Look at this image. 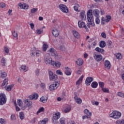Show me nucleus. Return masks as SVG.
I'll return each mask as SVG.
<instances>
[{"instance_id":"c85d7f7f","label":"nucleus","mask_w":124,"mask_h":124,"mask_svg":"<svg viewBox=\"0 0 124 124\" xmlns=\"http://www.w3.org/2000/svg\"><path fill=\"white\" fill-rule=\"evenodd\" d=\"M84 113L85 115H87V116H90V117H92V112H90V110H89L88 109H85L84 110Z\"/></svg>"},{"instance_id":"20e7f679","label":"nucleus","mask_w":124,"mask_h":124,"mask_svg":"<svg viewBox=\"0 0 124 124\" xmlns=\"http://www.w3.org/2000/svg\"><path fill=\"white\" fill-rule=\"evenodd\" d=\"M6 97H5V94L0 93V105H3L6 103Z\"/></svg>"},{"instance_id":"58836bf2","label":"nucleus","mask_w":124,"mask_h":124,"mask_svg":"<svg viewBox=\"0 0 124 124\" xmlns=\"http://www.w3.org/2000/svg\"><path fill=\"white\" fill-rule=\"evenodd\" d=\"M19 118L20 120H24L25 119V114L23 112L19 113Z\"/></svg>"},{"instance_id":"f03ea898","label":"nucleus","mask_w":124,"mask_h":124,"mask_svg":"<svg viewBox=\"0 0 124 124\" xmlns=\"http://www.w3.org/2000/svg\"><path fill=\"white\" fill-rule=\"evenodd\" d=\"M109 117L117 120V119H120V117H122V113L118 111L115 110L109 114Z\"/></svg>"},{"instance_id":"603ef678","label":"nucleus","mask_w":124,"mask_h":124,"mask_svg":"<svg viewBox=\"0 0 124 124\" xmlns=\"http://www.w3.org/2000/svg\"><path fill=\"white\" fill-rule=\"evenodd\" d=\"M37 10H38V9L37 8H32L31 9V13L32 14L35 13V12H36Z\"/></svg>"},{"instance_id":"473e14b6","label":"nucleus","mask_w":124,"mask_h":124,"mask_svg":"<svg viewBox=\"0 0 124 124\" xmlns=\"http://www.w3.org/2000/svg\"><path fill=\"white\" fill-rule=\"evenodd\" d=\"M8 84V78H5L3 81V83L2 84V87H4L6 85Z\"/></svg>"},{"instance_id":"6e6552de","label":"nucleus","mask_w":124,"mask_h":124,"mask_svg":"<svg viewBox=\"0 0 124 124\" xmlns=\"http://www.w3.org/2000/svg\"><path fill=\"white\" fill-rule=\"evenodd\" d=\"M78 27L81 28H84L86 29V31H89V29L87 28V26H86V23L82 21H79L78 22Z\"/></svg>"},{"instance_id":"f704fd0d","label":"nucleus","mask_w":124,"mask_h":124,"mask_svg":"<svg viewBox=\"0 0 124 124\" xmlns=\"http://www.w3.org/2000/svg\"><path fill=\"white\" fill-rule=\"evenodd\" d=\"M70 110H71V108L69 106H67L66 108L64 109V113H68V112H70Z\"/></svg>"},{"instance_id":"c9c22d12","label":"nucleus","mask_w":124,"mask_h":124,"mask_svg":"<svg viewBox=\"0 0 124 124\" xmlns=\"http://www.w3.org/2000/svg\"><path fill=\"white\" fill-rule=\"evenodd\" d=\"M106 18L107 19H105V22H106L107 23H108V22H109V21H110L112 19V17L110 16H107Z\"/></svg>"},{"instance_id":"aec40b11","label":"nucleus","mask_w":124,"mask_h":124,"mask_svg":"<svg viewBox=\"0 0 124 124\" xmlns=\"http://www.w3.org/2000/svg\"><path fill=\"white\" fill-rule=\"evenodd\" d=\"M83 62H84V61L82 59H78L76 61V63L78 64V65H79V66L82 65Z\"/></svg>"},{"instance_id":"b1692460","label":"nucleus","mask_w":124,"mask_h":124,"mask_svg":"<svg viewBox=\"0 0 124 124\" xmlns=\"http://www.w3.org/2000/svg\"><path fill=\"white\" fill-rule=\"evenodd\" d=\"M93 13V15H94L96 17H100V16H99V11L98 10H94Z\"/></svg>"},{"instance_id":"2eb2a0df","label":"nucleus","mask_w":124,"mask_h":124,"mask_svg":"<svg viewBox=\"0 0 124 124\" xmlns=\"http://www.w3.org/2000/svg\"><path fill=\"white\" fill-rule=\"evenodd\" d=\"M65 73L66 75H67L68 76L71 75V69L68 67H65Z\"/></svg>"},{"instance_id":"72a5a7b5","label":"nucleus","mask_w":124,"mask_h":124,"mask_svg":"<svg viewBox=\"0 0 124 124\" xmlns=\"http://www.w3.org/2000/svg\"><path fill=\"white\" fill-rule=\"evenodd\" d=\"M48 45L46 44H44L43 46V51H44V52H46V51H47V49L48 48Z\"/></svg>"},{"instance_id":"4468645a","label":"nucleus","mask_w":124,"mask_h":124,"mask_svg":"<svg viewBox=\"0 0 124 124\" xmlns=\"http://www.w3.org/2000/svg\"><path fill=\"white\" fill-rule=\"evenodd\" d=\"M93 57L96 62H100L102 60V56L101 55L95 54Z\"/></svg>"},{"instance_id":"412c9836","label":"nucleus","mask_w":124,"mask_h":124,"mask_svg":"<svg viewBox=\"0 0 124 124\" xmlns=\"http://www.w3.org/2000/svg\"><path fill=\"white\" fill-rule=\"evenodd\" d=\"M61 117V113L60 112H58L57 113H55L53 115V119L54 120H59V119Z\"/></svg>"},{"instance_id":"39448f33","label":"nucleus","mask_w":124,"mask_h":124,"mask_svg":"<svg viewBox=\"0 0 124 124\" xmlns=\"http://www.w3.org/2000/svg\"><path fill=\"white\" fill-rule=\"evenodd\" d=\"M45 63L46 64H50V65H52V62L53 61H52V59L50 58V56H49L48 55H46L45 56L44 59Z\"/></svg>"},{"instance_id":"774afa93","label":"nucleus","mask_w":124,"mask_h":124,"mask_svg":"<svg viewBox=\"0 0 124 124\" xmlns=\"http://www.w3.org/2000/svg\"><path fill=\"white\" fill-rule=\"evenodd\" d=\"M40 86L41 88H42L43 89H44V88H45L46 87L45 83H41Z\"/></svg>"},{"instance_id":"423d86ee","label":"nucleus","mask_w":124,"mask_h":124,"mask_svg":"<svg viewBox=\"0 0 124 124\" xmlns=\"http://www.w3.org/2000/svg\"><path fill=\"white\" fill-rule=\"evenodd\" d=\"M49 77L50 81H55L58 79V76L54 74V73L51 71L49 72Z\"/></svg>"},{"instance_id":"8fccbe9b","label":"nucleus","mask_w":124,"mask_h":124,"mask_svg":"<svg viewBox=\"0 0 124 124\" xmlns=\"http://www.w3.org/2000/svg\"><path fill=\"white\" fill-rule=\"evenodd\" d=\"M4 50L5 53H6L7 54H8V53H9V49H8V47H7V46H4Z\"/></svg>"},{"instance_id":"3c124183","label":"nucleus","mask_w":124,"mask_h":124,"mask_svg":"<svg viewBox=\"0 0 124 124\" xmlns=\"http://www.w3.org/2000/svg\"><path fill=\"white\" fill-rule=\"evenodd\" d=\"M102 91H103L104 93H109V89H108V88H103V89H102Z\"/></svg>"},{"instance_id":"1a4fd4ad","label":"nucleus","mask_w":124,"mask_h":124,"mask_svg":"<svg viewBox=\"0 0 124 124\" xmlns=\"http://www.w3.org/2000/svg\"><path fill=\"white\" fill-rule=\"evenodd\" d=\"M49 52H50L51 56H53L55 58H57L58 57V53L56 50L54 48H51L49 49Z\"/></svg>"},{"instance_id":"bb28decb","label":"nucleus","mask_w":124,"mask_h":124,"mask_svg":"<svg viewBox=\"0 0 124 124\" xmlns=\"http://www.w3.org/2000/svg\"><path fill=\"white\" fill-rule=\"evenodd\" d=\"M84 78V76L82 75L78 80L76 82L77 85H80L82 83V81H83V78Z\"/></svg>"},{"instance_id":"37998d69","label":"nucleus","mask_w":124,"mask_h":124,"mask_svg":"<svg viewBox=\"0 0 124 124\" xmlns=\"http://www.w3.org/2000/svg\"><path fill=\"white\" fill-rule=\"evenodd\" d=\"M41 112H44V108L42 107L39 109L38 111L37 112V114H39V113H41Z\"/></svg>"},{"instance_id":"052dcab7","label":"nucleus","mask_w":124,"mask_h":124,"mask_svg":"<svg viewBox=\"0 0 124 124\" xmlns=\"http://www.w3.org/2000/svg\"><path fill=\"white\" fill-rule=\"evenodd\" d=\"M6 122L4 121V119L1 118L0 119V124H4Z\"/></svg>"},{"instance_id":"69168bd1","label":"nucleus","mask_w":124,"mask_h":124,"mask_svg":"<svg viewBox=\"0 0 124 124\" xmlns=\"http://www.w3.org/2000/svg\"><path fill=\"white\" fill-rule=\"evenodd\" d=\"M30 25L31 30H33V28H34V24L33 23H30Z\"/></svg>"},{"instance_id":"9b49d317","label":"nucleus","mask_w":124,"mask_h":124,"mask_svg":"<svg viewBox=\"0 0 124 124\" xmlns=\"http://www.w3.org/2000/svg\"><path fill=\"white\" fill-rule=\"evenodd\" d=\"M29 98L31 100H33V99L36 100V99L38 98V93H34V94H33V95H30L29 96Z\"/></svg>"},{"instance_id":"864d4df0","label":"nucleus","mask_w":124,"mask_h":124,"mask_svg":"<svg viewBox=\"0 0 124 124\" xmlns=\"http://www.w3.org/2000/svg\"><path fill=\"white\" fill-rule=\"evenodd\" d=\"M13 35L14 37H16L17 39H18V33L15 32V31H14L13 33Z\"/></svg>"},{"instance_id":"dca6fc26","label":"nucleus","mask_w":124,"mask_h":124,"mask_svg":"<svg viewBox=\"0 0 124 124\" xmlns=\"http://www.w3.org/2000/svg\"><path fill=\"white\" fill-rule=\"evenodd\" d=\"M85 12L84 11H82L80 13V17L81 20H86V14H85Z\"/></svg>"},{"instance_id":"09e8293b","label":"nucleus","mask_w":124,"mask_h":124,"mask_svg":"<svg viewBox=\"0 0 124 124\" xmlns=\"http://www.w3.org/2000/svg\"><path fill=\"white\" fill-rule=\"evenodd\" d=\"M124 93H123L118 92V93H117V95H118V96H120V97H123V98H124Z\"/></svg>"},{"instance_id":"0eeeda50","label":"nucleus","mask_w":124,"mask_h":124,"mask_svg":"<svg viewBox=\"0 0 124 124\" xmlns=\"http://www.w3.org/2000/svg\"><path fill=\"white\" fill-rule=\"evenodd\" d=\"M59 8L60 10H61V11L64 13H67V12H68V8L64 4H60L59 5Z\"/></svg>"},{"instance_id":"e433bc0d","label":"nucleus","mask_w":124,"mask_h":124,"mask_svg":"<svg viewBox=\"0 0 124 124\" xmlns=\"http://www.w3.org/2000/svg\"><path fill=\"white\" fill-rule=\"evenodd\" d=\"M1 75V78H2L3 79H4V78H5V77H6V76H7V74L5 72H1L0 73Z\"/></svg>"},{"instance_id":"6e6d98bb","label":"nucleus","mask_w":124,"mask_h":124,"mask_svg":"<svg viewBox=\"0 0 124 124\" xmlns=\"http://www.w3.org/2000/svg\"><path fill=\"white\" fill-rule=\"evenodd\" d=\"M56 74L58 75H63L62 72L60 70H58L56 71Z\"/></svg>"},{"instance_id":"a18cd8bd","label":"nucleus","mask_w":124,"mask_h":124,"mask_svg":"<svg viewBox=\"0 0 124 124\" xmlns=\"http://www.w3.org/2000/svg\"><path fill=\"white\" fill-rule=\"evenodd\" d=\"M65 119L63 118H62L60 119V124H65Z\"/></svg>"},{"instance_id":"4be33fe9","label":"nucleus","mask_w":124,"mask_h":124,"mask_svg":"<svg viewBox=\"0 0 124 124\" xmlns=\"http://www.w3.org/2000/svg\"><path fill=\"white\" fill-rule=\"evenodd\" d=\"M98 86V83L96 81H93L91 84V87L93 89H96Z\"/></svg>"},{"instance_id":"c756f323","label":"nucleus","mask_w":124,"mask_h":124,"mask_svg":"<svg viewBox=\"0 0 124 124\" xmlns=\"http://www.w3.org/2000/svg\"><path fill=\"white\" fill-rule=\"evenodd\" d=\"M12 88H13V85H10L5 87V90H6V91H7L8 92H10Z\"/></svg>"},{"instance_id":"cd10ccee","label":"nucleus","mask_w":124,"mask_h":124,"mask_svg":"<svg viewBox=\"0 0 124 124\" xmlns=\"http://www.w3.org/2000/svg\"><path fill=\"white\" fill-rule=\"evenodd\" d=\"M95 51H96L97 52H98L99 53H102V54H103L104 53V49H101L99 48V47H97L95 48Z\"/></svg>"},{"instance_id":"f257e3e1","label":"nucleus","mask_w":124,"mask_h":124,"mask_svg":"<svg viewBox=\"0 0 124 124\" xmlns=\"http://www.w3.org/2000/svg\"><path fill=\"white\" fill-rule=\"evenodd\" d=\"M87 20L89 24L92 27H94V22H93V10H89L87 13Z\"/></svg>"},{"instance_id":"680f3d73","label":"nucleus","mask_w":124,"mask_h":124,"mask_svg":"<svg viewBox=\"0 0 124 124\" xmlns=\"http://www.w3.org/2000/svg\"><path fill=\"white\" fill-rule=\"evenodd\" d=\"M40 54H41V51H40L39 50L36 51V56L37 57H39L40 56Z\"/></svg>"},{"instance_id":"a878e982","label":"nucleus","mask_w":124,"mask_h":124,"mask_svg":"<svg viewBox=\"0 0 124 124\" xmlns=\"http://www.w3.org/2000/svg\"><path fill=\"white\" fill-rule=\"evenodd\" d=\"M106 45H107L106 42L104 41H101L99 44V46H100V48H104V47H105V46H106Z\"/></svg>"},{"instance_id":"ddd939ff","label":"nucleus","mask_w":124,"mask_h":124,"mask_svg":"<svg viewBox=\"0 0 124 124\" xmlns=\"http://www.w3.org/2000/svg\"><path fill=\"white\" fill-rule=\"evenodd\" d=\"M18 6L22 9H28L29 8V5L26 3L22 4V3H19Z\"/></svg>"},{"instance_id":"338daca9","label":"nucleus","mask_w":124,"mask_h":124,"mask_svg":"<svg viewBox=\"0 0 124 124\" xmlns=\"http://www.w3.org/2000/svg\"><path fill=\"white\" fill-rule=\"evenodd\" d=\"M11 119L12 120H16V117L14 115H12L11 116Z\"/></svg>"},{"instance_id":"13d9d810","label":"nucleus","mask_w":124,"mask_h":124,"mask_svg":"<svg viewBox=\"0 0 124 124\" xmlns=\"http://www.w3.org/2000/svg\"><path fill=\"white\" fill-rule=\"evenodd\" d=\"M60 50L61 51H65V47L63 46H60Z\"/></svg>"},{"instance_id":"de8ad7c7","label":"nucleus","mask_w":124,"mask_h":124,"mask_svg":"<svg viewBox=\"0 0 124 124\" xmlns=\"http://www.w3.org/2000/svg\"><path fill=\"white\" fill-rule=\"evenodd\" d=\"M100 23V20H99V17H96L95 19V23L97 25H98V24H99Z\"/></svg>"},{"instance_id":"4d7b16f0","label":"nucleus","mask_w":124,"mask_h":124,"mask_svg":"<svg viewBox=\"0 0 124 124\" xmlns=\"http://www.w3.org/2000/svg\"><path fill=\"white\" fill-rule=\"evenodd\" d=\"M21 104H22V100H21V99L18 100H17V105H18V106L21 107V106H22Z\"/></svg>"},{"instance_id":"a19ab883","label":"nucleus","mask_w":124,"mask_h":124,"mask_svg":"<svg viewBox=\"0 0 124 124\" xmlns=\"http://www.w3.org/2000/svg\"><path fill=\"white\" fill-rule=\"evenodd\" d=\"M1 62H2L3 66H4L5 65V64L6 63V60L5 58H2L1 60Z\"/></svg>"},{"instance_id":"e2e57ef3","label":"nucleus","mask_w":124,"mask_h":124,"mask_svg":"<svg viewBox=\"0 0 124 124\" xmlns=\"http://www.w3.org/2000/svg\"><path fill=\"white\" fill-rule=\"evenodd\" d=\"M101 35L103 38H106V34L105 33L102 32Z\"/></svg>"},{"instance_id":"5701e85b","label":"nucleus","mask_w":124,"mask_h":124,"mask_svg":"<svg viewBox=\"0 0 124 124\" xmlns=\"http://www.w3.org/2000/svg\"><path fill=\"white\" fill-rule=\"evenodd\" d=\"M52 34L55 37L59 36V31H58L57 29L53 30L52 31Z\"/></svg>"},{"instance_id":"393cba45","label":"nucleus","mask_w":124,"mask_h":124,"mask_svg":"<svg viewBox=\"0 0 124 124\" xmlns=\"http://www.w3.org/2000/svg\"><path fill=\"white\" fill-rule=\"evenodd\" d=\"M73 34L76 38H78L80 36L79 33L76 30H73Z\"/></svg>"},{"instance_id":"a211bd4d","label":"nucleus","mask_w":124,"mask_h":124,"mask_svg":"<svg viewBox=\"0 0 124 124\" xmlns=\"http://www.w3.org/2000/svg\"><path fill=\"white\" fill-rule=\"evenodd\" d=\"M74 99H75L76 102H77L78 103V104H81V103H82V99H81V98L77 97V95H76L74 97Z\"/></svg>"},{"instance_id":"7ed1b4c3","label":"nucleus","mask_w":124,"mask_h":124,"mask_svg":"<svg viewBox=\"0 0 124 124\" xmlns=\"http://www.w3.org/2000/svg\"><path fill=\"white\" fill-rule=\"evenodd\" d=\"M60 85H61V81L59 80L54 81L53 84H51L49 86L50 91H54V90H57L58 87H60Z\"/></svg>"},{"instance_id":"f3484780","label":"nucleus","mask_w":124,"mask_h":124,"mask_svg":"<svg viewBox=\"0 0 124 124\" xmlns=\"http://www.w3.org/2000/svg\"><path fill=\"white\" fill-rule=\"evenodd\" d=\"M61 62H55V61H53L52 62H51V65H53V66H54V65H55V66H56V67H60L61 65Z\"/></svg>"},{"instance_id":"6ab92c4d","label":"nucleus","mask_w":124,"mask_h":124,"mask_svg":"<svg viewBox=\"0 0 124 124\" xmlns=\"http://www.w3.org/2000/svg\"><path fill=\"white\" fill-rule=\"evenodd\" d=\"M47 100H48V98L46 97V96H42L40 99V101L41 102H43V103H46V102H47Z\"/></svg>"},{"instance_id":"c03bdc74","label":"nucleus","mask_w":124,"mask_h":124,"mask_svg":"<svg viewBox=\"0 0 124 124\" xmlns=\"http://www.w3.org/2000/svg\"><path fill=\"white\" fill-rule=\"evenodd\" d=\"M116 124H124V119L123 120H117L116 121Z\"/></svg>"},{"instance_id":"ea45409f","label":"nucleus","mask_w":124,"mask_h":124,"mask_svg":"<svg viewBox=\"0 0 124 124\" xmlns=\"http://www.w3.org/2000/svg\"><path fill=\"white\" fill-rule=\"evenodd\" d=\"M80 7V6H79V4H75V6H74V9L75 11H78V8Z\"/></svg>"},{"instance_id":"2f4dec72","label":"nucleus","mask_w":124,"mask_h":124,"mask_svg":"<svg viewBox=\"0 0 124 124\" xmlns=\"http://www.w3.org/2000/svg\"><path fill=\"white\" fill-rule=\"evenodd\" d=\"M48 122L47 118H45L42 121H39L38 124H46V123Z\"/></svg>"},{"instance_id":"f8f14e48","label":"nucleus","mask_w":124,"mask_h":124,"mask_svg":"<svg viewBox=\"0 0 124 124\" xmlns=\"http://www.w3.org/2000/svg\"><path fill=\"white\" fill-rule=\"evenodd\" d=\"M104 65L105 68L107 69H110L111 68V63L108 60H106L104 62Z\"/></svg>"},{"instance_id":"7c9ffc66","label":"nucleus","mask_w":124,"mask_h":124,"mask_svg":"<svg viewBox=\"0 0 124 124\" xmlns=\"http://www.w3.org/2000/svg\"><path fill=\"white\" fill-rule=\"evenodd\" d=\"M25 105L28 107H30L32 104V102L31 101H29V100H28V99L25 100Z\"/></svg>"},{"instance_id":"5fc2aeb1","label":"nucleus","mask_w":124,"mask_h":124,"mask_svg":"<svg viewBox=\"0 0 124 124\" xmlns=\"http://www.w3.org/2000/svg\"><path fill=\"white\" fill-rule=\"evenodd\" d=\"M99 85L102 89H103L104 87V83L102 82H99Z\"/></svg>"},{"instance_id":"4c0bfd02","label":"nucleus","mask_w":124,"mask_h":124,"mask_svg":"<svg viewBox=\"0 0 124 124\" xmlns=\"http://www.w3.org/2000/svg\"><path fill=\"white\" fill-rule=\"evenodd\" d=\"M107 43H108V48H112V43H113L112 42V41H111V40H108L107 41Z\"/></svg>"},{"instance_id":"9d476101","label":"nucleus","mask_w":124,"mask_h":124,"mask_svg":"<svg viewBox=\"0 0 124 124\" xmlns=\"http://www.w3.org/2000/svg\"><path fill=\"white\" fill-rule=\"evenodd\" d=\"M93 80V78L92 77L87 78L85 80V84L86 86H90V85H91V83H92Z\"/></svg>"},{"instance_id":"0e129e2a","label":"nucleus","mask_w":124,"mask_h":124,"mask_svg":"<svg viewBox=\"0 0 124 124\" xmlns=\"http://www.w3.org/2000/svg\"><path fill=\"white\" fill-rule=\"evenodd\" d=\"M5 6V4L4 3H0V7H1V8H4Z\"/></svg>"},{"instance_id":"49530a36","label":"nucleus","mask_w":124,"mask_h":124,"mask_svg":"<svg viewBox=\"0 0 124 124\" xmlns=\"http://www.w3.org/2000/svg\"><path fill=\"white\" fill-rule=\"evenodd\" d=\"M116 57L117 58V59H118V60H121V59H122V55L121 54V53H118L116 55Z\"/></svg>"},{"instance_id":"79ce46f5","label":"nucleus","mask_w":124,"mask_h":124,"mask_svg":"<svg viewBox=\"0 0 124 124\" xmlns=\"http://www.w3.org/2000/svg\"><path fill=\"white\" fill-rule=\"evenodd\" d=\"M42 32H43V30L42 29H41L40 30H36V33L37 34H41V33H42Z\"/></svg>"},{"instance_id":"bf43d9fd","label":"nucleus","mask_w":124,"mask_h":124,"mask_svg":"<svg viewBox=\"0 0 124 124\" xmlns=\"http://www.w3.org/2000/svg\"><path fill=\"white\" fill-rule=\"evenodd\" d=\"M20 68L21 69H23V70H27V66H26L25 65H22L21 67Z\"/></svg>"}]
</instances>
